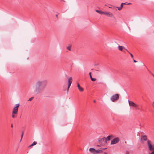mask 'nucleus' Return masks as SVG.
<instances>
[{
	"instance_id": "f257e3e1",
	"label": "nucleus",
	"mask_w": 154,
	"mask_h": 154,
	"mask_svg": "<svg viewBox=\"0 0 154 154\" xmlns=\"http://www.w3.org/2000/svg\"><path fill=\"white\" fill-rule=\"evenodd\" d=\"M48 81L46 80H38L35 83L34 92L37 94L42 92L47 85Z\"/></svg>"
},
{
	"instance_id": "f03ea898",
	"label": "nucleus",
	"mask_w": 154,
	"mask_h": 154,
	"mask_svg": "<svg viewBox=\"0 0 154 154\" xmlns=\"http://www.w3.org/2000/svg\"><path fill=\"white\" fill-rule=\"evenodd\" d=\"M119 94H116L113 95L111 98L110 100L112 102H114L119 100Z\"/></svg>"
},
{
	"instance_id": "7ed1b4c3",
	"label": "nucleus",
	"mask_w": 154,
	"mask_h": 154,
	"mask_svg": "<svg viewBox=\"0 0 154 154\" xmlns=\"http://www.w3.org/2000/svg\"><path fill=\"white\" fill-rule=\"evenodd\" d=\"M120 140L119 138L118 137L113 139L111 140V144L113 145L118 143Z\"/></svg>"
},
{
	"instance_id": "20e7f679",
	"label": "nucleus",
	"mask_w": 154,
	"mask_h": 154,
	"mask_svg": "<svg viewBox=\"0 0 154 154\" xmlns=\"http://www.w3.org/2000/svg\"><path fill=\"white\" fill-rule=\"evenodd\" d=\"M16 105V106L14 107L12 111L13 114H17V113L19 104H17Z\"/></svg>"
},
{
	"instance_id": "39448f33",
	"label": "nucleus",
	"mask_w": 154,
	"mask_h": 154,
	"mask_svg": "<svg viewBox=\"0 0 154 154\" xmlns=\"http://www.w3.org/2000/svg\"><path fill=\"white\" fill-rule=\"evenodd\" d=\"M99 142L101 144H104L106 143V140L105 137H103L99 140Z\"/></svg>"
},
{
	"instance_id": "423d86ee",
	"label": "nucleus",
	"mask_w": 154,
	"mask_h": 154,
	"mask_svg": "<svg viewBox=\"0 0 154 154\" xmlns=\"http://www.w3.org/2000/svg\"><path fill=\"white\" fill-rule=\"evenodd\" d=\"M103 14L109 17H113V14L112 13L109 11H104Z\"/></svg>"
},
{
	"instance_id": "0eeeda50",
	"label": "nucleus",
	"mask_w": 154,
	"mask_h": 154,
	"mask_svg": "<svg viewBox=\"0 0 154 154\" xmlns=\"http://www.w3.org/2000/svg\"><path fill=\"white\" fill-rule=\"evenodd\" d=\"M128 101L129 105L130 106L134 107L136 108H137L138 107V105L134 103L132 101H130L129 100H128Z\"/></svg>"
},
{
	"instance_id": "6e6552de",
	"label": "nucleus",
	"mask_w": 154,
	"mask_h": 154,
	"mask_svg": "<svg viewBox=\"0 0 154 154\" xmlns=\"http://www.w3.org/2000/svg\"><path fill=\"white\" fill-rule=\"evenodd\" d=\"M147 143L149 150L151 151L152 150V151H154V148L152 146L150 143V141L149 140H148L147 141Z\"/></svg>"
},
{
	"instance_id": "1a4fd4ad",
	"label": "nucleus",
	"mask_w": 154,
	"mask_h": 154,
	"mask_svg": "<svg viewBox=\"0 0 154 154\" xmlns=\"http://www.w3.org/2000/svg\"><path fill=\"white\" fill-rule=\"evenodd\" d=\"M72 78L71 77H69L68 79V85L67 89V91H68L71 85V83L72 82Z\"/></svg>"
},
{
	"instance_id": "9d476101",
	"label": "nucleus",
	"mask_w": 154,
	"mask_h": 154,
	"mask_svg": "<svg viewBox=\"0 0 154 154\" xmlns=\"http://www.w3.org/2000/svg\"><path fill=\"white\" fill-rule=\"evenodd\" d=\"M89 151L94 154L96 153V150L93 148H90L89 149Z\"/></svg>"
},
{
	"instance_id": "9b49d317",
	"label": "nucleus",
	"mask_w": 154,
	"mask_h": 154,
	"mask_svg": "<svg viewBox=\"0 0 154 154\" xmlns=\"http://www.w3.org/2000/svg\"><path fill=\"white\" fill-rule=\"evenodd\" d=\"M77 87H78V89L80 91L82 92L83 91V88L80 86L79 83H77Z\"/></svg>"
},
{
	"instance_id": "f8f14e48",
	"label": "nucleus",
	"mask_w": 154,
	"mask_h": 154,
	"mask_svg": "<svg viewBox=\"0 0 154 154\" xmlns=\"http://www.w3.org/2000/svg\"><path fill=\"white\" fill-rule=\"evenodd\" d=\"M147 139V137L146 135L142 136L141 137V140H143L144 141H146Z\"/></svg>"
},
{
	"instance_id": "ddd939ff",
	"label": "nucleus",
	"mask_w": 154,
	"mask_h": 154,
	"mask_svg": "<svg viewBox=\"0 0 154 154\" xmlns=\"http://www.w3.org/2000/svg\"><path fill=\"white\" fill-rule=\"evenodd\" d=\"M118 49L119 50L122 51L123 49H125V48L124 46H119L118 47Z\"/></svg>"
},
{
	"instance_id": "4468645a",
	"label": "nucleus",
	"mask_w": 154,
	"mask_h": 154,
	"mask_svg": "<svg viewBox=\"0 0 154 154\" xmlns=\"http://www.w3.org/2000/svg\"><path fill=\"white\" fill-rule=\"evenodd\" d=\"M96 11L98 13H99L100 14H103L104 12V11H99L98 10H96Z\"/></svg>"
},
{
	"instance_id": "2eb2a0df",
	"label": "nucleus",
	"mask_w": 154,
	"mask_h": 154,
	"mask_svg": "<svg viewBox=\"0 0 154 154\" xmlns=\"http://www.w3.org/2000/svg\"><path fill=\"white\" fill-rule=\"evenodd\" d=\"M37 142L35 141H34L32 143L31 145L29 146V147H31V146H33L34 145H35L37 144Z\"/></svg>"
},
{
	"instance_id": "dca6fc26",
	"label": "nucleus",
	"mask_w": 154,
	"mask_h": 154,
	"mask_svg": "<svg viewBox=\"0 0 154 154\" xmlns=\"http://www.w3.org/2000/svg\"><path fill=\"white\" fill-rule=\"evenodd\" d=\"M102 152V151L101 150L98 149L97 150H96V153H101Z\"/></svg>"
},
{
	"instance_id": "f3484780",
	"label": "nucleus",
	"mask_w": 154,
	"mask_h": 154,
	"mask_svg": "<svg viewBox=\"0 0 154 154\" xmlns=\"http://www.w3.org/2000/svg\"><path fill=\"white\" fill-rule=\"evenodd\" d=\"M71 45H69L66 48L69 51H71Z\"/></svg>"
},
{
	"instance_id": "a211bd4d",
	"label": "nucleus",
	"mask_w": 154,
	"mask_h": 154,
	"mask_svg": "<svg viewBox=\"0 0 154 154\" xmlns=\"http://www.w3.org/2000/svg\"><path fill=\"white\" fill-rule=\"evenodd\" d=\"M110 138V136H108L106 138V142H107V140H110L111 139Z\"/></svg>"
},
{
	"instance_id": "6ab92c4d",
	"label": "nucleus",
	"mask_w": 154,
	"mask_h": 154,
	"mask_svg": "<svg viewBox=\"0 0 154 154\" xmlns=\"http://www.w3.org/2000/svg\"><path fill=\"white\" fill-rule=\"evenodd\" d=\"M91 79L92 81H95L96 80V79L94 78H92L91 76Z\"/></svg>"
},
{
	"instance_id": "aec40b11",
	"label": "nucleus",
	"mask_w": 154,
	"mask_h": 154,
	"mask_svg": "<svg viewBox=\"0 0 154 154\" xmlns=\"http://www.w3.org/2000/svg\"><path fill=\"white\" fill-rule=\"evenodd\" d=\"M117 8H118V10L119 11L121 10L122 9V8L121 7H117Z\"/></svg>"
},
{
	"instance_id": "412c9836",
	"label": "nucleus",
	"mask_w": 154,
	"mask_h": 154,
	"mask_svg": "<svg viewBox=\"0 0 154 154\" xmlns=\"http://www.w3.org/2000/svg\"><path fill=\"white\" fill-rule=\"evenodd\" d=\"M33 97H32L31 98H29V100H28L31 101L33 99Z\"/></svg>"
},
{
	"instance_id": "4be33fe9",
	"label": "nucleus",
	"mask_w": 154,
	"mask_h": 154,
	"mask_svg": "<svg viewBox=\"0 0 154 154\" xmlns=\"http://www.w3.org/2000/svg\"><path fill=\"white\" fill-rule=\"evenodd\" d=\"M129 54H130V55H131V57L133 59V58H133V55H132V54L131 53H129Z\"/></svg>"
},
{
	"instance_id": "5701e85b",
	"label": "nucleus",
	"mask_w": 154,
	"mask_h": 154,
	"mask_svg": "<svg viewBox=\"0 0 154 154\" xmlns=\"http://www.w3.org/2000/svg\"><path fill=\"white\" fill-rule=\"evenodd\" d=\"M23 132L22 134L21 135V140H22V138H23Z\"/></svg>"
},
{
	"instance_id": "b1692460",
	"label": "nucleus",
	"mask_w": 154,
	"mask_h": 154,
	"mask_svg": "<svg viewBox=\"0 0 154 154\" xmlns=\"http://www.w3.org/2000/svg\"><path fill=\"white\" fill-rule=\"evenodd\" d=\"M123 3H122L121 4V7H122H122H123Z\"/></svg>"
},
{
	"instance_id": "393cba45",
	"label": "nucleus",
	"mask_w": 154,
	"mask_h": 154,
	"mask_svg": "<svg viewBox=\"0 0 154 154\" xmlns=\"http://www.w3.org/2000/svg\"><path fill=\"white\" fill-rule=\"evenodd\" d=\"M12 118H14L15 117V115H14V114H12Z\"/></svg>"
},
{
	"instance_id": "a878e982",
	"label": "nucleus",
	"mask_w": 154,
	"mask_h": 154,
	"mask_svg": "<svg viewBox=\"0 0 154 154\" xmlns=\"http://www.w3.org/2000/svg\"><path fill=\"white\" fill-rule=\"evenodd\" d=\"M110 139H111L113 138V136L112 135H110Z\"/></svg>"
},
{
	"instance_id": "bb28decb",
	"label": "nucleus",
	"mask_w": 154,
	"mask_h": 154,
	"mask_svg": "<svg viewBox=\"0 0 154 154\" xmlns=\"http://www.w3.org/2000/svg\"><path fill=\"white\" fill-rule=\"evenodd\" d=\"M149 154H154V151H152L151 153Z\"/></svg>"
},
{
	"instance_id": "cd10ccee",
	"label": "nucleus",
	"mask_w": 154,
	"mask_h": 154,
	"mask_svg": "<svg viewBox=\"0 0 154 154\" xmlns=\"http://www.w3.org/2000/svg\"><path fill=\"white\" fill-rule=\"evenodd\" d=\"M133 59L134 62V63H136V62H137V61L136 60H134V58Z\"/></svg>"
},
{
	"instance_id": "c85d7f7f",
	"label": "nucleus",
	"mask_w": 154,
	"mask_h": 154,
	"mask_svg": "<svg viewBox=\"0 0 154 154\" xmlns=\"http://www.w3.org/2000/svg\"><path fill=\"white\" fill-rule=\"evenodd\" d=\"M152 105L154 108V102L152 103Z\"/></svg>"
},
{
	"instance_id": "c756f323",
	"label": "nucleus",
	"mask_w": 154,
	"mask_h": 154,
	"mask_svg": "<svg viewBox=\"0 0 154 154\" xmlns=\"http://www.w3.org/2000/svg\"><path fill=\"white\" fill-rule=\"evenodd\" d=\"M126 51H127L129 53H130V52L126 49L125 48V49Z\"/></svg>"
},
{
	"instance_id": "7c9ffc66",
	"label": "nucleus",
	"mask_w": 154,
	"mask_h": 154,
	"mask_svg": "<svg viewBox=\"0 0 154 154\" xmlns=\"http://www.w3.org/2000/svg\"><path fill=\"white\" fill-rule=\"evenodd\" d=\"M89 75H90V77H91V72H90L89 73Z\"/></svg>"
},
{
	"instance_id": "2f4dec72",
	"label": "nucleus",
	"mask_w": 154,
	"mask_h": 154,
	"mask_svg": "<svg viewBox=\"0 0 154 154\" xmlns=\"http://www.w3.org/2000/svg\"><path fill=\"white\" fill-rule=\"evenodd\" d=\"M131 3H127V5H131Z\"/></svg>"
},
{
	"instance_id": "473e14b6",
	"label": "nucleus",
	"mask_w": 154,
	"mask_h": 154,
	"mask_svg": "<svg viewBox=\"0 0 154 154\" xmlns=\"http://www.w3.org/2000/svg\"><path fill=\"white\" fill-rule=\"evenodd\" d=\"M123 5H127L126 3H123Z\"/></svg>"
},
{
	"instance_id": "72a5a7b5",
	"label": "nucleus",
	"mask_w": 154,
	"mask_h": 154,
	"mask_svg": "<svg viewBox=\"0 0 154 154\" xmlns=\"http://www.w3.org/2000/svg\"><path fill=\"white\" fill-rule=\"evenodd\" d=\"M11 126L12 128L13 127V125L12 124L11 125Z\"/></svg>"
},
{
	"instance_id": "f704fd0d",
	"label": "nucleus",
	"mask_w": 154,
	"mask_h": 154,
	"mask_svg": "<svg viewBox=\"0 0 154 154\" xmlns=\"http://www.w3.org/2000/svg\"><path fill=\"white\" fill-rule=\"evenodd\" d=\"M56 17H58V15H57V14H56Z\"/></svg>"
},
{
	"instance_id": "c9c22d12",
	"label": "nucleus",
	"mask_w": 154,
	"mask_h": 154,
	"mask_svg": "<svg viewBox=\"0 0 154 154\" xmlns=\"http://www.w3.org/2000/svg\"><path fill=\"white\" fill-rule=\"evenodd\" d=\"M96 100H94V103H96Z\"/></svg>"
},
{
	"instance_id": "e433bc0d",
	"label": "nucleus",
	"mask_w": 154,
	"mask_h": 154,
	"mask_svg": "<svg viewBox=\"0 0 154 154\" xmlns=\"http://www.w3.org/2000/svg\"><path fill=\"white\" fill-rule=\"evenodd\" d=\"M109 8H112V7H109Z\"/></svg>"
},
{
	"instance_id": "4c0bfd02",
	"label": "nucleus",
	"mask_w": 154,
	"mask_h": 154,
	"mask_svg": "<svg viewBox=\"0 0 154 154\" xmlns=\"http://www.w3.org/2000/svg\"><path fill=\"white\" fill-rule=\"evenodd\" d=\"M152 75H153V76L154 77V75L153 74H152Z\"/></svg>"
},
{
	"instance_id": "58836bf2",
	"label": "nucleus",
	"mask_w": 154,
	"mask_h": 154,
	"mask_svg": "<svg viewBox=\"0 0 154 154\" xmlns=\"http://www.w3.org/2000/svg\"><path fill=\"white\" fill-rule=\"evenodd\" d=\"M21 139H20V142H21Z\"/></svg>"
},
{
	"instance_id": "ea45409f",
	"label": "nucleus",
	"mask_w": 154,
	"mask_h": 154,
	"mask_svg": "<svg viewBox=\"0 0 154 154\" xmlns=\"http://www.w3.org/2000/svg\"><path fill=\"white\" fill-rule=\"evenodd\" d=\"M105 154H107V153H106V152H105Z\"/></svg>"
},
{
	"instance_id": "a19ab883",
	"label": "nucleus",
	"mask_w": 154,
	"mask_h": 154,
	"mask_svg": "<svg viewBox=\"0 0 154 154\" xmlns=\"http://www.w3.org/2000/svg\"><path fill=\"white\" fill-rule=\"evenodd\" d=\"M106 149V148L103 149Z\"/></svg>"
},
{
	"instance_id": "79ce46f5",
	"label": "nucleus",
	"mask_w": 154,
	"mask_h": 154,
	"mask_svg": "<svg viewBox=\"0 0 154 154\" xmlns=\"http://www.w3.org/2000/svg\"><path fill=\"white\" fill-rule=\"evenodd\" d=\"M153 148H154V146H153Z\"/></svg>"
}]
</instances>
